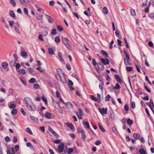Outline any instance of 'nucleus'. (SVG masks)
I'll list each match as a JSON object with an SVG mask.
<instances>
[{
	"label": "nucleus",
	"instance_id": "obj_22",
	"mask_svg": "<svg viewBox=\"0 0 154 154\" xmlns=\"http://www.w3.org/2000/svg\"><path fill=\"white\" fill-rule=\"evenodd\" d=\"M103 13L105 14H107L108 13V11L106 7H104L103 9Z\"/></svg>",
	"mask_w": 154,
	"mask_h": 154
},
{
	"label": "nucleus",
	"instance_id": "obj_40",
	"mask_svg": "<svg viewBox=\"0 0 154 154\" xmlns=\"http://www.w3.org/2000/svg\"><path fill=\"white\" fill-rule=\"evenodd\" d=\"M115 34L116 36L118 38H121V36L119 35V34L118 32V31L117 30L115 32Z\"/></svg>",
	"mask_w": 154,
	"mask_h": 154
},
{
	"label": "nucleus",
	"instance_id": "obj_35",
	"mask_svg": "<svg viewBox=\"0 0 154 154\" xmlns=\"http://www.w3.org/2000/svg\"><path fill=\"white\" fill-rule=\"evenodd\" d=\"M10 2L11 4L12 5L13 7L16 6V4L14 0H10Z\"/></svg>",
	"mask_w": 154,
	"mask_h": 154
},
{
	"label": "nucleus",
	"instance_id": "obj_54",
	"mask_svg": "<svg viewBox=\"0 0 154 154\" xmlns=\"http://www.w3.org/2000/svg\"><path fill=\"white\" fill-rule=\"evenodd\" d=\"M112 130L114 133L117 134L118 132L116 128L115 127H112Z\"/></svg>",
	"mask_w": 154,
	"mask_h": 154
},
{
	"label": "nucleus",
	"instance_id": "obj_53",
	"mask_svg": "<svg viewBox=\"0 0 154 154\" xmlns=\"http://www.w3.org/2000/svg\"><path fill=\"white\" fill-rule=\"evenodd\" d=\"M124 109L126 111H128L129 110V107L127 104L125 105Z\"/></svg>",
	"mask_w": 154,
	"mask_h": 154
},
{
	"label": "nucleus",
	"instance_id": "obj_14",
	"mask_svg": "<svg viewBox=\"0 0 154 154\" xmlns=\"http://www.w3.org/2000/svg\"><path fill=\"white\" fill-rule=\"evenodd\" d=\"M133 137L135 139H138L140 138V135L136 133L133 134Z\"/></svg>",
	"mask_w": 154,
	"mask_h": 154
},
{
	"label": "nucleus",
	"instance_id": "obj_12",
	"mask_svg": "<svg viewBox=\"0 0 154 154\" xmlns=\"http://www.w3.org/2000/svg\"><path fill=\"white\" fill-rule=\"evenodd\" d=\"M81 133H82V138L84 140H85V132L83 130H80Z\"/></svg>",
	"mask_w": 154,
	"mask_h": 154
},
{
	"label": "nucleus",
	"instance_id": "obj_20",
	"mask_svg": "<svg viewBox=\"0 0 154 154\" xmlns=\"http://www.w3.org/2000/svg\"><path fill=\"white\" fill-rule=\"evenodd\" d=\"M18 72L19 74L23 75H24L26 73L25 71L23 69H19Z\"/></svg>",
	"mask_w": 154,
	"mask_h": 154
},
{
	"label": "nucleus",
	"instance_id": "obj_30",
	"mask_svg": "<svg viewBox=\"0 0 154 154\" xmlns=\"http://www.w3.org/2000/svg\"><path fill=\"white\" fill-rule=\"evenodd\" d=\"M17 113V110L15 109H13L11 111V113L13 115H16Z\"/></svg>",
	"mask_w": 154,
	"mask_h": 154
},
{
	"label": "nucleus",
	"instance_id": "obj_59",
	"mask_svg": "<svg viewBox=\"0 0 154 154\" xmlns=\"http://www.w3.org/2000/svg\"><path fill=\"white\" fill-rule=\"evenodd\" d=\"M38 38L41 41H43L44 40L42 35L41 34H40L39 35L38 37Z\"/></svg>",
	"mask_w": 154,
	"mask_h": 154
},
{
	"label": "nucleus",
	"instance_id": "obj_1",
	"mask_svg": "<svg viewBox=\"0 0 154 154\" xmlns=\"http://www.w3.org/2000/svg\"><path fill=\"white\" fill-rule=\"evenodd\" d=\"M62 40L64 45L69 49L71 48V46L69 42V40L67 38L62 37Z\"/></svg>",
	"mask_w": 154,
	"mask_h": 154
},
{
	"label": "nucleus",
	"instance_id": "obj_29",
	"mask_svg": "<svg viewBox=\"0 0 154 154\" xmlns=\"http://www.w3.org/2000/svg\"><path fill=\"white\" fill-rule=\"evenodd\" d=\"M10 15L12 18H14L15 17V14L13 11H11L10 12Z\"/></svg>",
	"mask_w": 154,
	"mask_h": 154
},
{
	"label": "nucleus",
	"instance_id": "obj_45",
	"mask_svg": "<svg viewBox=\"0 0 154 154\" xmlns=\"http://www.w3.org/2000/svg\"><path fill=\"white\" fill-rule=\"evenodd\" d=\"M126 69L127 71L129 72L132 71V70L133 69L131 67L128 66L126 68Z\"/></svg>",
	"mask_w": 154,
	"mask_h": 154
},
{
	"label": "nucleus",
	"instance_id": "obj_16",
	"mask_svg": "<svg viewBox=\"0 0 154 154\" xmlns=\"http://www.w3.org/2000/svg\"><path fill=\"white\" fill-rule=\"evenodd\" d=\"M20 80L22 83L25 86H26L27 85V84L26 82V81L22 77H21L20 78Z\"/></svg>",
	"mask_w": 154,
	"mask_h": 154
},
{
	"label": "nucleus",
	"instance_id": "obj_5",
	"mask_svg": "<svg viewBox=\"0 0 154 154\" xmlns=\"http://www.w3.org/2000/svg\"><path fill=\"white\" fill-rule=\"evenodd\" d=\"M28 109L31 111H34L36 110V107L34 104L33 103L31 105H29L27 106Z\"/></svg>",
	"mask_w": 154,
	"mask_h": 154
},
{
	"label": "nucleus",
	"instance_id": "obj_38",
	"mask_svg": "<svg viewBox=\"0 0 154 154\" xmlns=\"http://www.w3.org/2000/svg\"><path fill=\"white\" fill-rule=\"evenodd\" d=\"M35 7L37 8V11H44V10L43 9L41 8L38 6L37 5H36L35 6Z\"/></svg>",
	"mask_w": 154,
	"mask_h": 154
},
{
	"label": "nucleus",
	"instance_id": "obj_26",
	"mask_svg": "<svg viewBox=\"0 0 154 154\" xmlns=\"http://www.w3.org/2000/svg\"><path fill=\"white\" fill-rule=\"evenodd\" d=\"M98 125L100 129L103 132H105V129L102 127V126L100 124V123H98Z\"/></svg>",
	"mask_w": 154,
	"mask_h": 154
},
{
	"label": "nucleus",
	"instance_id": "obj_21",
	"mask_svg": "<svg viewBox=\"0 0 154 154\" xmlns=\"http://www.w3.org/2000/svg\"><path fill=\"white\" fill-rule=\"evenodd\" d=\"M127 123L129 125H131L133 123V121L130 119H128L127 121Z\"/></svg>",
	"mask_w": 154,
	"mask_h": 154
},
{
	"label": "nucleus",
	"instance_id": "obj_13",
	"mask_svg": "<svg viewBox=\"0 0 154 154\" xmlns=\"http://www.w3.org/2000/svg\"><path fill=\"white\" fill-rule=\"evenodd\" d=\"M30 118L35 123H37L38 122V119L34 116H31L30 117Z\"/></svg>",
	"mask_w": 154,
	"mask_h": 154
},
{
	"label": "nucleus",
	"instance_id": "obj_4",
	"mask_svg": "<svg viewBox=\"0 0 154 154\" xmlns=\"http://www.w3.org/2000/svg\"><path fill=\"white\" fill-rule=\"evenodd\" d=\"M24 100L26 102L27 106L29 105H31V104L33 103V101L31 99L28 97H25L24 98Z\"/></svg>",
	"mask_w": 154,
	"mask_h": 154
},
{
	"label": "nucleus",
	"instance_id": "obj_19",
	"mask_svg": "<svg viewBox=\"0 0 154 154\" xmlns=\"http://www.w3.org/2000/svg\"><path fill=\"white\" fill-rule=\"evenodd\" d=\"M45 116L46 118L50 119L51 118V113L47 112L45 114Z\"/></svg>",
	"mask_w": 154,
	"mask_h": 154
},
{
	"label": "nucleus",
	"instance_id": "obj_60",
	"mask_svg": "<svg viewBox=\"0 0 154 154\" xmlns=\"http://www.w3.org/2000/svg\"><path fill=\"white\" fill-rule=\"evenodd\" d=\"M144 87L145 89L146 90V91H147V92H148L149 93L150 92V90L149 89L146 85H144Z\"/></svg>",
	"mask_w": 154,
	"mask_h": 154
},
{
	"label": "nucleus",
	"instance_id": "obj_63",
	"mask_svg": "<svg viewBox=\"0 0 154 154\" xmlns=\"http://www.w3.org/2000/svg\"><path fill=\"white\" fill-rule=\"evenodd\" d=\"M149 16L151 18L154 19V13H151L149 14Z\"/></svg>",
	"mask_w": 154,
	"mask_h": 154
},
{
	"label": "nucleus",
	"instance_id": "obj_3",
	"mask_svg": "<svg viewBox=\"0 0 154 154\" xmlns=\"http://www.w3.org/2000/svg\"><path fill=\"white\" fill-rule=\"evenodd\" d=\"M64 145L63 143H62L58 145L57 147V150L59 153L62 152L64 148Z\"/></svg>",
	"mask_w": 154,
	"mask_h": 154
},
{
	"label": "nucleus",
	"instance_id": "obj_39",
	"mask_svg": "<svg viewBox=\"0 0 154 154\" xmlns=\"http://www.w3.org/2000/svg\"><path fill=\"white\" fill-rule=\"evenodd\" d=\"M73 150V149L72 148H69L68 149L67 153L68 154H70L71 153H72V152Z\"/></svg>",
	"mask_w": 154,
	"mask_h": 154
},
{
	"label": "nucleus",
	"instance_id": "obj_24",
	"mask_svg": "<svg viewBox=\"0 0 154 154\" xmlns=\"http://www.w3.org/2000/svg\"><path fill=\"white\" fill-rule=\"evenodd\" d=\"M16 106L14 103H11L10 104L9 106V108L11 109H14L16 107Z\"/></svg>",
	"mask_w": 154,
	"mask_h": 154
},
{
	"label": "nucleus",
	"instance_id": "obj_62",
	"mask_svg": "<svg viewBox=\"0 0 154 154\" xmlns=\"http://www.w3.org/2000/svg\"><path fill=\"white\" fill-rule=\"evenodd\" d=\"M73 15L76 17L78 19H79V17L78 15V14L75 12H73Z\"/></svg>",
	"mask_w": 154,
	"mask_h": 154
},
{
	"label": "nucleus",
	"instance_id": "obj_44",
	"mask_svg": "<svg viewBox=\"0 0 154 154\" xmlns=\"http://www.w3.org/2000/svg\"><path fill=\"white\" fill-rule=\"evenodd\" d=\"M42 33L43 36H46L48 34V31L46 30H45L43 31Z\"/></svg>",
	"mask_w": 154,
	"mask_h": 154
},
{
	"label": "nucleus",
	"instance_id": "obj_36",
	"mask_svg": "<svg viewBox=\"0 0 154 154\" xmlns=\"http://www.w3.org/2000/svg\"><path fill=\"white\" fill-rule=\"evenodd\" d=\"M36 81L35 79L34 78H31L29 80V82L31 83H33Z\"/></svg>",
	"mask_w": 154,
	"mask_h": 154
},
{
	"label": "nucleus",
	"instance_id": "obj_7",
	"mask_svg": "<svg viewBox=\"0 0 154 154\" xmlns=\"http://www.w3.org/2000/svg\"><path fill=\"white\" fill-rule=\"evenodd\" d=\"M107 108H106V109H105L104 108H103L102 109L99 108L98 110L100 113L101 114H106L107 113Z\"/></svg>",
	"mask_w": 154,
	"mask_h": 154
},
{
	"label": "nucleus",
	"instance_id": "obj_25",
	"mask_svg": "<svg viewBox=\"0 0 154 154\" xmlns=\"http://www.w3.org/2000/svg\"><path fill=\"white\" fill-rule=\"evenodd\" d=\"M21 55L23 57H25L27 55V54L26 51H23L21 53Z\"/></svg>",
	"mask_w": 154,
	"mask_h": 154
},
{
	"label": "nucleus",
	"instance_id": "obj_11",
	"mask_svg": "<svg viewBox=\"0 0 154 154\" xmlns=\"http://www.w3.org/2000/svg\"><path fill=\"white\" fill-rule=\"evenodd\" d=\"M115 76L116 79L119 82L121 83H122L121 79L119 75H115Z\"/></svg>",
	"mask_w": 154,
	"mask_h": 154
},
{
	"label": "nucleus",
	"instance_id": "obj_50",
	"mask_svg": "<svg viewBox=\"0 0 154 154\" xmlns=\"http://www.w3.org/2000/svg\"><path fill=\"white\" fill-rule=\"evenodd\" d=\"M73 83L69 79L68 81V85L69 86H72L73 85Z\"/></svg>",
	"mask_w": 154,
	"mask_h": 154
},
{
	"label": "nucleus",
	"instance_id": "obj_33",
	"mask_svg": "<svg viewBox=\"0 0 154 154\" xmlns=\"http://www.w3.org/2000/svg\"><path fill=\"white\" fill-rule=\"evenodd\" d=\"M26 131L29 134L31 135L32 134V133L31 130L29 128H27L26 129Z\"/></svg>",
	"mask_w": 154,
	"mask_h": 154
},
{
	"label": "nucleus",
	"instance_id": "obj_28",
	"mask_svg": "<svg viewBox=\"0 0 154 154\" xmlns=\"http://www.w3.org/2000/svg\"><path fill=\"white\" fill-rule=\"evenodd\" d=\"M48 51L49 54L50 55H52L54 54V51L53 50L52 48H49Z\"/></svg>",
	"mask_w": 154,
	"mask_h": 154
},
{
	"label": "nucleus",
	"instance_id": "obj_6",
	"mask_svg": "<svg viewBox=\"0 0 154 154\" xmlns=\"http://www.w3.org/2000/svg\"><path fill=\"white\" fill-rule=\"evenodd\" d=\"M58 74L61 79V81L64 83H66V80L65 75V74L64 73H62V76L59 74Z\"/></svg>",
	"mask_w": 154,
	"mask_h": 154
},
{
	"label": "nucleus",
	"instance_id": "obj_64",
	"mask_svg": "<svg viewBox=\"0 0 154 154\" xmlns=\"http://www.w3.org/2000/svg\"><path fill=\"white\" fill-rule=\"evenodd\" d=\"M17 137L16 136L13 137V142L15 143H16L17 142Z\"/></svg>",
	"mask_w": 154,
	"mask_h": 154
},
{
	"label": "nucleus",
	"instance_id": "obj_9",
	"mask_svg": "<svg viewBox=\"0 0 154 154\" xmlns=\"http://www.w3.org/2000/svg\"><path fill=\"white\" fill-rule=\"evenodd\" d=\"M66 106L69 108H72L73 105L72 104L69 102L65 103H64Z\"/></svg>",
	"mask_w": 154,
	"mask_h": 154
},
{
	"label": "nucleus",
	"instance_id": "obj_31",
	"mask_svg": "<svg viewBox=\"0 0 154 154\" xmlns=\"http://www.w3.org/2000/svg\"><path fill=\"white\" fill-rule=\"evenodd\" d=\"M51 34L53 35H55L57 34L56 30L55 29H53L51 32Z\"/></svg>",
	"mask_w": 154,
	"mask_h": 154
},
{
	"label": "nucleus",
	"instance_id": "obj_43",
	"mask_svg": "<svg viewBox=\"0 0 154 154\" xmlns=\"http://www.w3.org/2000/svg\"><path fill=\"white\" fill-rule=\"evenodd\" d=\"M110 97H111L109 95H107V96L105 97V101H109V99L110 98Z\"/></svg>",
	"mask_w": 154,
	"mask_h": 154
},
{
	"label": "nucleus",
	"instance_id": "obj_52",
	"mask_svg": "<svg viewBox=\"0 0 154 154\" xmlns=\"http://www.w3.org/2000/svg\"><path fill=\"white\" fill-rule=\"evenodd\" d=\"M57 109L58 110L60 113L62 114L63 113V111L61 109L60 106L59 107H58V108H57Z\"/></svg>",
	"mask_w": 154,
	"mask_h": 154
},
{
	"label": "nucleus",
	"instance_id": "obj_23",
	"mask_svg": "<svg viewBox=\"0 0 154 154\" xmlns=\"http://www.w3.org/2000/svg\"><path fill=\"white\" fill-rule=\"evenodd\" d=\"M8 66V64L5 62L3 63L2 64V66L3 69H5L7 68Z\"/></svg>",
	"mask_w": 154,
	"mask_h": 154
},
{
	"label": "nucleus",
	"instance_id": "obj_46",
	"mask_svg": "<svg viewBox=\"0 0 154 154\" xmlns=\"http://www.w3.org/2000/svg\"><path fill=\"white\" fill-rule=\"evenodd\" d=\"M42 99L45 104H47V99L44 96L42 97Z\"/></svg>",
	"mask_w": 154,
	"mask_h": 154
},
{
	"label": "nucleus",
	"instance_id": "obj_32",
	"mask_svg": "<svg viewBox=\"0 0 154 154\" xmlns=\"http://www.w3.org/2000/svg\"><path fill=\"white\" fill-rule=\"evenodd\" d=\"M54 41L56 42H59L60 41V37L58 36L56 37L55 38Z\"/></svg>",
	"mask_w": 154,
	"mask_h": 154
},
{
	"label": "nucleus",
	"instance_id": "obj_41",
	"mask_svg": "<svg viewBox=\"0 0 154 154\" xmlns=\"http://www.w3.org/2000/svg\"><path fill=\"white\" fill-rule=\"evenodd\" d=\"M130 11L131 14L133 16H134L136 15L135 10L132 9H131L130 10Z\"/></svg>",
	"mask_w": 154,
	"mask_h": 154
},
{
	"label": "nucleus",
	"instance_id": "obj_37",
	"mask_svg": "<svg viewBox=\"0 0 154 154\" xmlns=\"http://www.w3.org/2000/svg\"><path fill=\"white\" fill-rule=\"evenodd\" d=\"M90 97L95 102H97V99L94 95H91Z\"/></svg>",
	"mask_w": 154,
	"mask_h": 154
},
{
	"label": "nucleus",
	"instance_id": "obj_58",
	"mask_svg": "<svg viewBox=\"0 0 154 154\" xmlns=\"http://www.w3.org/2000/svg\"><path fill=\"white\" fill-rule=\"evenodd\" d=\"M114 42L113 40H112L111 42L109 43V48L110 49H112V45Z\"/></svg>",
	"mask_w": 154,
	"mask_h": 154
},
{
	"label": "nucleus",
	"instance_id": "obj_34",
	"mask_svg": "<svg viewBox=\"0 0 154 154\" xmlns=\"http://www.w3.org/2000/svg\"><path fill=\"white\" fill-rule=\"evenodd\" d=\"M57 28L59 31H62L63 30V27L59 25H58L57 26Z\"/></svg>",
	"mask_w": 154,
	"mask_h": 154
},
{
	"label": "nucleus",
	"instance_id": "obj_49",
	"mask_svg": "<svg viewBox=\"0 0 154 154\" xmlns=\"http://www.w3.org/2000/svg\"><path fill=\"white\" fill-rule=\"evenodd\" d=\"M20 2V3L23 5H26V3L24 0H19Z\"/></svg>",
	"mask_w": 154,
	"mask_h": 154
},
{
	"label": "nucleus",
	"instance_id": "obj_8",
	"mask_svg": "<svg viewBox=\"0 0 154 154\" xmlns=\"http://www.w3.org/2000/svg\"><path fill=\"white\" fill-rule=\"evenodd\" d=\"M45 16L47 17L48 21L51 23H52L54 22L53 18L51 16L48 15L47 14H45Z\"/></svg>",
	"mask_w": 154,
	"mask_h": 154
},
{
	"label": "nucleus",
	"instance_id": "obj_48",
	"mask_svg": "<svg viewBox=\"0 0 154 154\" xmlns=\"http://www.w3.org/2000/svg\"><path fill=\"white\" fill-rule=\"evenodd\" d=\"M8 23L10 26L12 27L13 26V24L14 23V22L13 20H11L8 21Z\"/></svg>",
	"mask_w": 154,
	"mask_h": 154
},
{
	"label": "nucleus",
	"instance_id": "obj_47",
	"mask_svg": "<svg viewBox=\"0 0 154 154\" xmlns=\"http://www.w3.org/2000/svg\"><path fill=\"white\" fill-rule=\"evenodd\" d=\"M36 18L38 20H41L42 18V15H38V16H36Z\"/></svg>",
	"mask_w": 154,
	"mask_h": 154
},
{
	"label": "nucleus",
	"instance_id": "obj_15",
	"mask_svg": "<svg viewBox=\"0 0 154 154\" xmlns=\"http://www.w3.org/2000/svg\"><path fill=\"white\" fill-rule=\"evenodd\" d=\"M139 152L140 154H147L145 149L143 148H140L139 149Z\"/></svg>",
	"mask_w": 154,
	"mask_h": 154
},
{
	"label": "nucleus",
	"instance_id": "obj_27",
	"mask_svg": "<svg viewBox=\"0 0 154 154\" xmlns=\"http://www.w3.org/2000/svg\"><path fill=\"white\" fill-rule=\"evenodd\" d=\"M48 130L50 131L51 133H52L54 135L55 134H56V132L54 131L52 128L51 127H49L48 128Z\"/></svg>",
	"mask_w": 154,
	"mask_h": 154
},
{
	"label": "nucleus",
	"instance_id": "obj_55",
	"mask_svg": "<svg viewBox=\"0 0 154 154\" xmlns=\"http://www.w3.org/2000/svg\"><path fill=\"white\" fill-rule=\"evenodd\" d=\"M76 114L77 116V117H78V118L79 119H82V115H81L80 114V115L79 114V113L77 112H76Z\"/></svg>",
	"mask_w": 154,
	"mask_h": 154
},
{
	"label": "nucleus",
	"instance_id": "obj_2",
	"mask_svg": "<svg viewBox=\"0 0 154 154\" xmlns=\"http://www.w3.org/2000/svg\"><path fill=\"white\" fill-rule=\"evenodd\" d=\"M124 53L126 57V58H124V62L126 66L130 65L131 63L129 62V61L130 57L128 54L127 52L125 51H124Z\"/></svg>",
	"mask_w": 154,
	"mask_h": 154
},
{
	"label": "nucleus",
	"instance_id": "obj_56",
	"mask_svg": "<svg viewBox=\"0 0 154 154\" xmlns=\"http://www.w3.org/2000/svg\"><path fill=\"white\" fill-rule=\"evenodd\" d=\"M5 140L6 142H8L10 141V138L8 136H6L5 138Z\"/></svg>",
	"mask_w": 154,
	"mask_h": 154
},
{
	"label": "nucleus",
	"instance_id": "obj_10",
	"mask_svg": "<svg viewBox=\"0 0 154 154\" xmlns=\"http://www.w3.org/2000/svg\"><path fill=\"white\" fill-rule=\"evenodd\" d=\"M98 67L100 69L103 70L104 69V67L103 65L101 62H99L97 64Z\"/></svg>",
	"mask_w": 154,
	"mask_h": 154
},
{
	"label": "nucleus",
	"instance_id": "obj_17",
	"mask_svg": "<svg viewBox=\"0 0 154 154\" xmlns=\"http://www.w3.org/2000/svg\"><path fill=\"white\" fill-rule=\"evenodd\" d=\"M66 125L72 130L73 129L74 127L72 124L69 123V122L66 123Z\"/></svg>",
	"mask_w": 154,
	"mask_h": 154
},
{
	"label": "nucleus",
	"instance_id": "obj_61",
	"mask_svg": "<svg viewBox=\"0 0 154 154\" xmlns=\"http://www.w3.org/2000/svg\"><path fill=\"white\" fill-rule=\"evenodd\" d=\"M149 104H151L152 106L154 107V104L153 102V100L152 99H150L149 100Z\"/></svg>",
	"mask_w": 154,
	"mask_h": 154
},
{
	"label": "nucleus",
	"instance_id": "obj_51",
	"mask_svg": "<svg viewBox=\"0 0 154 154\" xmlns=\"http://www.w3.org/2000/svg\"><path fill=\"white\" fill-rule=\"evenodd\" d=\"M26 146L27 147H30L32 148L33 147L31 143L30 142H28L26 143Z\"/></svg>",
	"mask_w": 154,
	"mask_h": 154
},
{
	"label": "nucleus",
	"instance_id": "obj_57",
	"mask_svg": "<svg viewBox=\"0 0 154 154\" xmlns=\"http://www.w3.org/2000/svg\"><path fill=\"white\" fill-rule=\"evenodd\" d=\"M120 86L119 84L118 83H117L116 84V85L114 87V88L116 89H118L120 88Z\"/></svg>",
	"mask_w": 154,
	"mask_h": 154
},
{
	"label": "nucleus",
	"instance_id": "obj_42",
	"mask_svg": "<svg viewBox=\"0 0 154 154\" xmlns=\"http://www.w3.org/2000/svg\"><path fill=\"white\" fill-rule=\"evenodd\" d=\"M34 88L37 89L39 88V85L37 84H35L34 85Z\"/></svg>",
	"mask_w": 154,
	"mask_h": 154
},
{
	"label": "nucleus",
	"instance_id": "obj_18",
	"mask_svg": "<svg viewBox=\"0 0 154 154\" xmlns=\"http://www.w3.org/2000/svg\"><path fill=\"white\" fill-rule=\"evenodd\" d=\"M83 124L85 127L86 126L87 128L88 129H90V127L89 125V123L88 122H83Z\"/></svg>",
	"mask_w": 154,
	"mask_h": 154
}]
</instances>
